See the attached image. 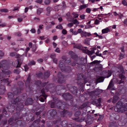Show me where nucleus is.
I'll return each mask as SVG.
<instances>
[{"label": "nucleus", "instance_id": "14", "mask_svg": "<svg viewBox=\"0 0 127 127\" xmlns=\"http://www.w3.org/2000/svg\"><path fill=\"white\" fill-rule=\"evenodd\" d=\"M91 35V33L90 32H84L82 31L81 33V36L82 37H86L87 36H90Z\"/></svg>", "mask_w": 127, "mask_h": 127}, {"label": "nucleus", "instance_id": "35", "mask_svg": "<svg viewBox=\"0 0 127 127\" xmlns=\"http://www.w3.org/2000/svg\"><path fill=\"white\" fill-rule=\"evenodd\" d=\"M31 79L30 77L29 76L28 77L26 82V85L27 86V84L28 85L30 83Z\"/></svg>", "mask_w": 127, "mask_h": 127}, {"label": "nucleus", "instance_id": "5", "mask_svg": "<svg viewBox=\"0 0 127 127\" xmlns=\"http://www.w3.org/2000/svg\"><path fill=\"white\" fill-rule=\"evenodd\" d=\"M58 82L59 83H62L65 82V80L64 76L61 73L59 72L58 73Z\"/></svg>", "mask_w": 127, "mask_h": 127}, {"label": "nucleus", "instance_id": "52", "mask_svg": "<svg viewBox=\"0 0 127 127\" xmlns=\"http://www.w3.org/2000/svg\"><path fill=\"white\" fill-rule=\"evenodd\" d=\"M15 35L18 36H20L22 35L21 33L20 32H16L15 33Z\"/></svg>", "mask_w": 127, "mask_h": 127}, {"label": "nucleus", "instance_id": "36", "mask_svg": "<svg viewBox=\"0 0 127 127\" xmlns=\"http://www.w3.org/2000/svg\"><path fill=\"white\" fill-rule=\"evenodd\" d=\"M22 122V120H18L16 122L15 125H17V126H20Z\"/></svg>", "mask_w": 127, "mask_h": 127}, {"label": "nucleus", "instance_id": "42", "mask_svg": "<svg viewBox=\"0 0 127 127\" xmlns=\"http://www.w3.org/2000/svg\"><path fill=\"white\" fill-rule=\"evenodd\" d=\"M50 75V73L49 72H47L44 73V77L46 78L48 77Z\"/></svg>", "mask_w": 127, "mask_h": 127}, {"label": "nucleus", "instance_id": "8", "mask_svg": "<svg viewBox=\"0 0 127 127\" xmlns=\"http://www.w3.org/2000/svg\"><path fill=\"white\" fill-rule=\"evenodd\" d=\"M101 100V98L98 99H95L92 101V104L96 105V106H99L101 105L100 102Z\"/></svg>", "mask_w": 127, "mask_h": 127}, {"label": "nucleus", "instance_id": "57", "mask_svg": "<svg viewBox=\"0 0 127 127\" xmlns=\"http://www.w3.org/2000/svg\"><path fill=\"white\" fill-rule=\"evenodd\" d=\"M56 57V55L55 54H53L50 56V57L52 59H53L55 58Z\"/></svg>", "mask_w": 127, "mask_h": 127}, {"label": "nucleus", "instance_id": "31", "mask_svg": "<svg viewBox=\"0 0 127 127\" xmlns=\"http://www.w3.org/2000/svg\"><path fill=\"white\" fill-rule=\"evenodd\" d=\"M91 40V38H86L84 41V43L86 44H88L89 45L90 41Z\"/></svg>", "mask_w": 127, "mask_h": 127}, {"label": "nucleus", "instance_id": "7", "mask_svg": "<svg viewBox=\"0 0 127 127\" xmlns=\"http://www.w3.org/2000/svg\"><path fill=\"white\" fill-rule=\"evenodd\" d=\"M63 97L66 100H69L72 99L73 97L72 95L68 93H66L62 95Z\"/></svg>", "mask_w": 127, "mask_h": 127}, {"label": "nucleus", "instance_id": "33", "mask_svg": "<svg viewBox=\"0 0 127 127\" xmlns=\"http://www.w3.org/2000/svg\"><path fill=\"white\" fill-rule=\"evenodd\" d=\"M110 31L109 29L108 28L103 29L102 30V33H107Z\"/></svg>", "mask_w": 127, "mask_h": 127}, {"label": "nucleus", "instance_id": "1", "mask_svg": "<svg viewBox=\"0 0 127 127\" xmlns=\"http://www.w3.org/2000/svg\"><path fill=\"white\" fill-rule=\"evenodd\" d=\"M127 110V101L122 98L120 100V112H123Z\"/></svg>", "mask_w": 127, "mask_h": 127}, {"label": "nucleus", "instance_id": "56", "mask_svg": "<svg viewBox=\"0 0 127 127\" xmlns=\"http://www.w3.org/2000/svg\"><path fill=\"white\" fill-rule=\"evenodd\" d=\"M42 96L41 95L40 97V100L41 102H43L44 101V99H44V98H42Z\"/></svg>", "mask_w": 127, "mask_h": 127}, {"label": "nucleus", "instance_id": "29", "mask_svg": "<svg viewBox=\"0 0 127 127\" xmlns=\"http://www.w3.org/2000/svg\"><path fill=\"white\" fill-rule=\"evenodd\" d=\"M114 86L112 80L110 81L109 85L107 87V89H110L112 88Z\"/></svg>", "mask_w": 127, "mask_h": 127}, {"label": "nucleus", "instance_id": "6", "mask_svg": "<svg viewBox=\"0 0 127 127\" xmlns=\"http://www.w3.org/2000/svg\"><path fill=\"white\" fill-rule=\"evenodd\" d=\"M62 65V64H61V63L60 62L59 64V66L60 67L61 70L62 71H64L65 72H69L71 71L70 67L69 66H67L66 67L64 68H63Z\"/></svg>", "mask_w": 127, "mask_h": 127}, {"label": "nucleus", "instance_id": "4", "mask_svg": "<svg viewBox=\"0 0 127 127\" xmlns=\"http://www.w3.org/2000/svg\"><path fill=\"white\" fill-rule=\"evenodd\" d=\"M111 73L108 70L104 69L100 73V74L102 75L105 78H108L111 75Z\"/></svg>", "mask_w": 127, "mask_h": 127}, {"label": "nucleus", "instance_id": "39", "mask_svg": "<svg viewBox=\"0 0 127 127\" xmlns=\"http://www.w3.org/2000/svg\"><path fill=\"white\" fill-rule=\"evenodd\" d=\"M51 2L50 0H45L44 1V3L45 5H48Z\"/></svg>", "mask_w": 127, "mask_h": 127}, {"label": "nucleus", "instance_id": "27", "mask_svg": "<svg viewBox=\"0 0 127 127\" xmlns=\"http://www.w3.org/2000/svg\"><path fill=\"white\" fill-rule=\"evenodd\" d=\"M120 92L121 93V94H124L126 92L125 88L124 87H122L121 85V86H120Z\"/></svg>", "mask_w": 127, "mask_h": 127}, {"label": "nucleus", "instance_id": "26", "mask_svg": "<svg viewBox=\"0 0 127 127\" xmlns=\"http://www.w3.org/2000/svg\"><path fill=\"white\" fill-rule=\"evenodd\" d=\"M81 5L79 7V10H81L83 9H85L87 7H88L89 5L88 4H84Z\"/></svg>", "mask_w": 127, "mask_h": 127}, {"label": "nucleus", "instance_id": "20", "mask_svg": "<svg viewBox=\"0 0 127 127\" xmlns=\"http://www.w3.org/2000/svg\"><path fill=\"white\" fill-rule=\"evenodd\" d=\"M73 119L75 120L77 122H81L82 121L86 120V118L84 117H82L80 119L79 118H74Z\"/></svg>", "mask_w": 127, "mask_h": 127}, {"label": "nucleus", "instance_id": "47", "mask_svg": "<svg viewBox=\"0 0 127 127\" xmlns=\"http://www.w3.org/2000/svg\"><path fill=\"white\" fill-rule=\"evenodd\" d=\"M72 22H73L74 24H78L79 23V22L76 19L73 20Z\"/></svg>", "mask_w": 127, "mask_h": 127}, {"label": "nucleus", "instance_id": "11", "mask_svg": "<svg viewBox=\"0 0 127 127\" xmlns=\"http://www.w3.org/2000/svg\"><path fill=\"white\" fill-rule=\"evenodd\" d=\"M96 49L95 48H93L91 49V50H84V52L89 55H91L95 53V50H96Z\"/></svg>", "mask_w": 127, "mask_h": 127}, {"label": "nucleus", "instance_id": "10", "mask_svg": "<svg viewBox=\"0 0 127 127\" xmlns=\"http://www.w3.org/2000/svg\"><path fill=\"white\" fill-rule=\"evenodd\" d=\"M57 108L63 110L65 108L66 106L64 102H59L57 103Z\"/></svg>", "mask_w": 127, "mask_h": 127}, {"label": "nucleus", "instance_id": "30", "mask_svg": "<svg viewBox=\"0 0 127 127\" xmlns=\"http://www.w3.org/2000/svg\"><path fill=\"white\" fill-rule=\"evenodd\" d=\"M49 103L50 104V106L51 108H56L57 107V103L56 104L55 102H50Z\"/></svg>", "mask_w": 127, "mask_h": 127}, {"label": "nucleus", "instance_id": "17", "mask_svg": "<svg viewBox=\"0 0 127 127\" xmlns=\"http://www.w3.org/2000/svg\"><path fill=\"white\" fill-rule=\"evenodd\" d=\"M53 9V8L50 6H48L46 9V10L47 11V12L46 14V15L47 16L50 15V12Z\"/></svg>", "mask_w": 127, "mask_h": 127}, {"label": "nucleus", "instance_id": "28", "mask_svg": "<svg viewBox=\"0 0 127 127\" xmlns=\"http://www.w3.org/2000/svg\"><path fill=\"white\" fill-rule=\"evenodd\" d=\"M61 116L64 117L65 116L67 113H68V112L67 111H65L64 109L62 111H61Z\"/></svg>", "mask_w": 127, "mask_h": 127}, {"label": "nucleus", "instance_id": "34", "mask_svg": "<svg viewBox=\"0 0 127 127\" xmlns=\"http://www.w3.org/2000/svg\"><path fill=\"white\" fill-rule=\"evenodd\" d=\"M83 75L82 74L79 73L77 75L78 78L77 79L78 80L80 79H82L83 78Z\"/></svg>", "mask_w": 127, "mask_h": 127}, {"label": "nucleus", "instance_id": "43", "mask_svg": "<svg viewBox=\"0 0 127 127\" xmlns=\"http://www.w3.org/2000/svg\"><path fill=\"white\" fill-rule=\"evenodd\" d=\"M72 15L73 16V18H77L79 16L78 14L76 13L75 12H73L72 13Z\"/></svg>", "mask_w": 127, "mask_h": 127}, {"label": "nucleus", "instance_id": "48", "mask_svg": "<svg viewBox=\"0 0 127 127\" xmlns=\"http://www.w3.org/2000/svg\"><path fill=\"white\" fill-rule=\"evenodd\" d=\"M13 121V119L12 118H11L8 121V123L10 125H12V122Z\"/></svg>", "mask_w": 127, "mask_h": 127}, {"label": "nucleus", "instance_id": "3", "mask_svg": "<svg viewBox=\"0 0 127 127\" xmlns=\"http://www.w3.org/2000/svg\"><path fill=\"white\" fill-rule=\"evenodd\" d=\"M125 72L123 69V67L121 66H120V84L123 83L126 79V77L124 75Z\"/></svg>", "mask_w": 127, "mask_h": 127}, {"label": "nucleus", "instance_id": "63", "mask_svg": "<svg viewBox=\"0 0 127 127\" xmlns=\"http://www.w3.org/2000/svg\"><path fill=\"white\" fill-rule=\"evenodd\" d=\"M52 25H48L46 27V29L47 30H48L49 29L51 28L52 27Z\"/></svg>", "mask_w": 127, "mask_h": 127}, {"label": "nucleus", "instance_id": "38", "mask_svg": "<svg viewBox=\"0 0 127 127\" xmlns=\"http://www.w3.org/2000/svg\"><path fill=\"white\" fill-rule=\"evenodd\" d=\"M41 92L42 94V96L43 97H44V99H46V96L45 95V92L44 91V89H42L41 90Z\"/></svg>", "mask_w": 127, "mask_h": 127}, {"label": "nucleus", "instance_id": "23", "mask_svg": "<svg viewBox=\"0 0 127 127\" xmlns=\"http://www.w3.org/2000/svg\"><path fill=\"white\" fill-rule=\"evenodd\" d=\"M104 78H105L103 76L99 77L96 80V83H98L103 82L104 80Z\"/></svg>", "mask_w": 127, "mask_h": 127}, {"label": "nucleus", "instance_id": "21", "mask_svg": "<svg viewBox=\"0 0 127 127\" xmlns=\"http://www.w3.org/2000/svg\"><path fill=\"white\" fill-rule=\"evenodd\" d=\"M124 46H123L121 48V51L122 53H121V55H120V59H122L124 58V56L125 54L124 53Z\"/></svg>", "mask_w": 127, "mask_h": 127}, {"label": "nucleus", "instance_id": "59", "mask_svg": "<svg viewBox=\"0 0 127 127\" xmlns=\"http://www.w3.org/2000/svg\"><path fill=\"white\" fill-rule=\"evenodd\" d=\"M85 106V104H83L79 108L80 109H82L84 108Z\"/></svg>", "mask_w": 127, "mask_h": 127}, {"label": "nucleus", "instance_id": "46", "mask_svg": "<svg viewBox=\"0 0 127 127\" xmlns=\"http://www.w3.org/2000/svg\"><path fill=\"white\" fill-rule=\"evenodd\" d=\"M0 11L1 12H8V10L7 9H0Z\"/></svg>", "mask_w": 127, "mask_h": 127}, {"label": "nucleus", "instance_id": "40", "mask_svg": "<svg viewBox=\"0 0 127 127\" xmlns=\"http://www.w3.org/2000/svg\"><path fill=\"white\" fill-rule=\"evenodd\" d=\"M30 101H32V99L31 98H28L25 102V104L27 105L29 104L30 103L28 102Z\"/></svg>", "mask_w": 127, "mask_h": 127}, {"label": "nucleus", "instance_id": "51", "mask_svg": "<svg viewBox=\"0 0 127 127\" xmlns=\"http://www.w3.org/2000/svg\"><path fill=\"white\" fill-rule=\"evenodd\" d=\"M63 44L65 47H66L67 45V42L64 41H63L62 42Z\"/></svg>", "mask_w": 127, "mask_h": 127}, {"label": "nucleus", "instance_id": "22", "mask_svg": "<svg viewBox=\"0 0 127 127\" xmlns=\"http://www.w3.org/2000/svg\"><path fill=\"white\" fill-rule=\"evenodd\" d=\"M43 8H38L36 11V14L38 15H40V14L43 12Z\"/></svg>", "mask_w": 127, "mask_h": 127}, {"label": "nucleus", "instance_id": "44", "mask_svg": "<svg viewBox=\"0 0 127 127\" xmlns=\"http://www.w3.org/2000/svg\"><path fill=\"white\" fill-rule=\"evenodd\" d=\"M81 114V112L80 111H78L75 113V115L76 117H78Z\"/></svg>", "mask_w": 127, "mask_h": 127}, {"label": "nucleus", "instance_id": "9", "mask_svg": "<svg viewBox=\"0 0 127 127\" xmlns=\"http://www.w3.org/2000/svg\"><path fill=\"white\" fill-rule=\"evenodd\" d=\"M103 92V90L97 89L94 91H92L91 93V94L93 95H97L102 93Z\"/></svg>", "mask_w": 127, "mask_h": 127}, {"label": "nucleus", "instance_id": "24", "mask_svg": "<svg viewBox=\"0 0 127 127\" xmlns=\"http://www.w3.org/2000/svg\"><path fill=\"white\" fill-rule=\"evenodd\" d=\"M74 48H76L82 50L84 51V50L83 49V47H82V45L80 44H76L74 45Z\"/></svg>", "mask_w": 127, "mask_h": 127}, {"label": "nucleus", "instance_id": "32", "mask_svg": "<svg viewBox=\"0 0 127 127\" xmlns=\"http://www.w3.org/2000/svg\"><path fill=\"white\" fill-rule=\"evenodd\" d=\"M119 101H118L117 103L116 106H115L114 108V110L116 112H119V108L118 107L119 105Z\"/></svg>", "mask_w": 127, "mask_h": 127}, {"label": "nucleus", "instance_id": "53", "mask_svg": "<svg viewBox=\"0 0 127 127\" xmlns=\"http://www.w3.org/2000/svg\"><path fill=\"white\" fill-rule=\"evenodd\" d=\"M35 84H36L37 85L39 86L41 84V82L40 81L37 80L35 82Z\"/></svg>", "mask_w": 127, "mask_h": 127}, {"label": "nucleus", "instance_id": "50", "mask_svg": "<svg viewBox=\"0 0 127 127\" xmlns=\"http://www.w3.org/2000/svg\"><path fill=\"white\" fill-rule=\"evenodd\" d=\"M122 3L125 6L127 5V2L125 0H123L122 1Z\"/></svg>", "mask_w": 127, "mask_h": 127}, {"label": "nucleus", "instance_id": "25", "mask_svg": "<svg viewBox=\"0 0 127 127\" xmlns=\"http://www.w3.org/2000/svg\"><path fill=\"white\" fill-rule=\"evenodd\" d=\"M118 96L116 95V94H115V95L114 96L113 98V100L112 101V102L113 103H115L119 99L118 95Z\"/></svg>", "mask_w": 127, "mask_h": 127}, {"label": "nucleus", "instance_id": "61", "mask_svg": "<svg viewBox=\"0 0 127 127\" xmlns=\"http://www.w3.org/2000/svg\"><path fill=\"white\" fill-rule=\"evenodd\" d=\"M91 10L90 8H87L86 9V12L88 13H90V12Z\"/></svg>", "mask_w": 127, "mask_h": 127}, {"label": "nucleus", "instance_id": "54", "mask_svg": "<svg viewBox=\"0 0 127 127\" xmlns=\"http://www.w3.org/2000/svg\"><path fill=\"white\" fill-rule=\"evenodd\" d=\"M62 33L64 35L66 34L67 33V32L66 31L65 29H63L62 31Z\"/></svg>", "mask_w": 127, "mask_h": 127}, {"label": "nucleus", "instance_id": "13", "mask_svg": "<svg viewBox=\"0 0 127 127\" xmlns=\"http://www.w3.org/2000/svg\"><path fill=\"white\" fill-rule=\"evenodd\" d=\"M93 120L94 119L91 116H89L87 118V120L86 121V123L87 124L91 125L93 122Z\"/></svg>", "mask_w": 127, "mask_h": 127}, {"label": "nucleus", "instance_id": "41", "mask_svg": "<svg viewBox=\"0 0 127 127\" xmlns=\"http://www.w3.org/2000/svg\"><path fill=\"white\" fill-rule=\"evenodd\" d=\"M14 72L17 74H19L20 72V70L19 68H17L16 69L14 70Z\"/></svg>", "mask_w": 127, "mask_h": 127}, {"label": "nucleus", "instance_id": "58", "mask_svg": "<svg viewBox=\"0 0 127 127\" xmlns=\"http://www.w3.org/2000/svg\"><path fill=\"white\" fill-rule=\"evenodd\" d=\"M73 25V24L72 23H69L67 24V26L70 27H71Z\"/></svg>", "mask_w": 127, "mask_h": 127}, {"label": "nucleus", "instance_id": "16", "mask_svg": "<svg viewBox=\"0 0 127 127\" xmlns=\"http://www.w3.org/2000/svg\"><path fill=\"white\" fill-rule=\"evenodd\" d=\"M57 112L55 110L53 109L49 110L48 112V114H49L51 116H53L56 115Z\"/></svg>", "mask_w": 127, "mask_h": 127}, {"label": "nucleus", "instance_id": "45", "mask_svg": "<svg viewBox=\"0 0 127 127\" xmlns=\"http://www.w3.org/2000/svg\"><path fill=\"white\" fill-rule=\"evenodd\" d=\"M56 28L60 30H62L63 28V27L61 24L58 25L56 27Z\"/></svg>", "mask_w": 127, "mask_h": 127}, {"label": "nucleus", "instance_id": "64", "mask_svg": "<svg viewBox=\"0 0 127 127\" xmlns=\"http://www.w3.org/2000/svg\"><path fill=\"white\" fill-rule=\"evenodd\" d=\"M37 61L39 63L42 62L43 61V60L41 58L39 59H37Z\"/></svg>", "mask_w": 127, "mask_h": 127}, {"label": "nucleus", "instance_id": "15", "mask_svg": "<svg viewBox=\"0 0 127 127\" xmlns=\"http://www.w3.org/2000/svg\"><path fill=\"white\" fill-rule=\"evenodd\" d=\"M9 56L11 57H16V58H20L21 56L15 52H12L9 53Z\"/></svg>", "mask_w": 127, "mask_h": 127}, {"label": "nucleus", "instance_id": "60", "mask_svg": "<svg viewBox=\"0 0 127 127\" xmlns=\"http://www.w3.org/2000/svg\"><path fill=\"white\" fill-rule=\"evenodd\" d=\"M37 48V47L36 45H35L34 46H33L32 50L33 52H34L35 51L36 49Z\"/></svg>", "mask_w": 127, "mask_h": 127}, {"label": "nucleus", "instance_id": "12", "mask_svg": "<svg viewBox=\"0 0 127 127\" xmlns=\"http://www.w3.org/2000/svg\"><path fill=\"white\" fill-rule=\"evenodd\" d=\"M86 63L87 60L85 59L82 58L80 60V62L78 63L77 64L81 67L86 64Z\"/></svg>", "mask_w": 127, "mask_h": 127}, {"label": "nucleus", "instance_id": "2", "mask_svg": "<svg viewBox=\"0 0 127 127\" xmlns=\"http://www.w3.org/2000/svg\"><path fill=\"white\" fill-rule=\"evenodd\" d=\"M101 62L100 61L95 60L91 63V64L93 65L96 64L95 68H94V70L96 72L98 71L101 72L104 69L102 65L99 63Z\"/></svg>", "mask_w": 127, "mask_h": 127}, {"label": "nucleus", "instance_id": "18", "mask_svg": "<svg viewBox=\"0 0 127 127\" xmlns=\"http://www.w3.org/2000/svg\"><path fill=\"white\" fill-rule=\"evenodd\" d=\"M70 92L73 94L76 95L77 93V89L74 87H72L70 89Z\"/></svg>", "mask_w": 127, "mask_h": 127}, {"label": "nucleus", "instance_id": "55", "mask_svg": "<svg viewBox=\"0 0 127 127\" xmlns=\"http://www.w3.org/2000/svg\"><path fill=\"white\" fill-rule=\"evenodd\" d=\"M36 2L39 3V4L42 3L43 2L42 0H37L35 1Z\"/></svg>", "mask_w": 127, "mask_h": 127}, {"label": "nucleus", "instance_id": "19", "mask_svg": "<svg viewBox=\"0 0 127 127\" xmlns=\"http://www.w3.org/2000/svg\"><path fill=\"white\" fill-rule=\"evenodd\" d=\"M23 60V58H20L17 60V62H18V64L16 67V68L19 67H20V65L22 63Z\"/></svg>", "mask_w": 127, "mask_h": 127}, {"label": "nucleus", "instance_id": "62", "mask_svg": "<svg viewBox=\"0 0 127 127\" xmlns=\"http://www.w3.org/2000/svg\"><path fill=\"white\" fill-rule=\"evenodd\" d=\"M22 107L21 108H20L19 106H17L16 107V110L20 111L22 109Z\"/></svg>", "mask_w": 127, "mask_h": 127}, {"label": "nucleus", "instance_id": "49", "mask_svg": "<svg viewBox=\"0 0 127 127\" xmlns=\"http://www.w3.org/2000/svg\"><path fill=\"white\" fill-rule=\"evenodd\" d=\"M67 87L68 88V89L70 91V89L71 88L73 87L71 84H68L67 85Z\"/></svg>", "mask_w": 127, "mask_h": 127}, {"label": "nucleus", "instance_id": "37", "mask_svg": "<svg viewBox=\"0 0 127 127\" xmlns=\"http://www.w3.org/2000/svg\"><path fill=\"white\" fill-rule=\"evenodd\" d=\"M8 97L10 98H12L14 96V95L12 93L9 92L8 94Z\"/></svg>", "mask_w": 127, "mask_h": 127}]
</instances>
